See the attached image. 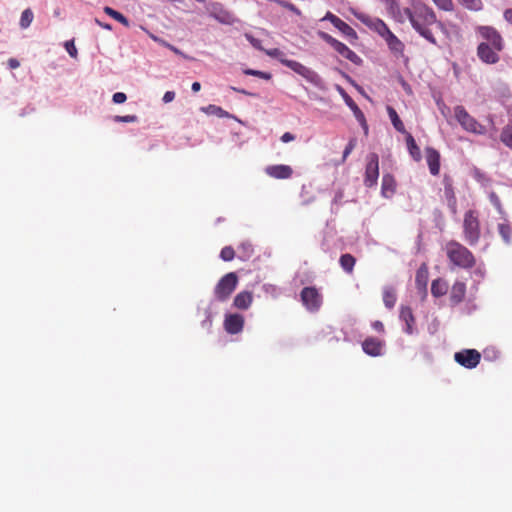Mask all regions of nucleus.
Listing matches in <instances>:
<instances>
[{"label": "nucleus", "instance_id": "1", "mask_svg": "<svg viewBox=\"0 0 512 512\" xmlns=\"http://www.w3.org/2000/svg\"><path fill=\"white\" fill-rule=\"evenodd\" d=\"M404 14L410 21L412 27L428 42L437 45L430 26L436 23L437 18L434 11L427 5L417 2L411 8H405Z\"/></svg>", "mask_w": 512, "mask_h": 512}, {"label": "nucleus", "instance_id": "2", "mask_svg": "<svg viewBox=\"0 0 512 512\" xmlns=\"http://www.w3.org/2000/svg\"><path fill=\"white\" fill-rule=\"evenodd\" d=\"M450 262L463 269H470L475 265V257L472 252L457 241H450L445 247Z\"/></svg>", "mask_w": 512, "mask_h": 512}, {"label": "nucleus", "instance_id": "3", "mask_svg": "<svg viewBox=\"0 0 512 512\" xmlns=\"http://www.w3.org/2000/svg\"><path fill=\"white\" fill-rule=\"evenodd\" d=\"M480 222L476 212L469 210L464 215L463 220V235L464 240L470 245L475 246L480 239Z\"/></svg>", "mask_w": 512, "mask_h": 512}, {"label": "nucleus", "instance_id": "4", "mask_svg": "<svg viewBox=\"0 0 512 512\" xmlns=\"http://www.w3.org/2000/svg\"><path fill=\"white\" fill-rule=\"evenodd\" d=\"M454 116L461 127L467 132L479 135L485 134V127L472 117L463 106L458 105L454 108Z\"/></svg>", "mask_w": 512, "mask_h": 512}, {"label": "nucleus", "instance_id": "5", "mask_svg": "<svg viewBox=\"0 0 512 512\" xmlns=\"http://www.w3.org/2000/svg\"><path fill=\"white\" fill-rule=\"evenodd\" d=\"M238 278L234 272H230L223 276L217 283L214 294L219 301H225L235 290Z\"/></svg>", "mask_w": 512, "mask_h": 512}, {"label": "nucleus", "instance_id": "6", "mask_svg": "<svg viewBox=\"0 0 512 512\" xmlns=\"http://www.w3.org/2000/svg\"><path fill=\"white\" fill-rule=\"evenodd\" d=\"M476 32L481 37L480 43H486L488 46L497 50H503L504 41L500 33L492 26H477Z\"/></svg>", "mask_w": 512, "mask_h": 512}, {"label": "nucleus", "instance_id": "7", "mask_svg": "<svg viewBox=\"0 0 512 512\" xmlns=\"http://www.w3.org/2000/svg\"><path fill=\"white\" fill-rule=\"evenodd\" d=\"M319 36L329 45H331L336 52H338L342 57L348 59L352 63L358 64L361 62L360 57L352 51L349 47H347L344 43L338 41L333 38L331 35L325 32H319Z\"/></svg>", "mask_w": 512, "mask_h": 512}, {"label": "nucleus", "instance_id": "8", "mask_svg": "<svg viewBox=\"0 0 512 512\" xmlns=\"http://www.w3.org/2000/svg\"><path fill=\"white\" fill-rule=\"evenodd\" d=\"M352 14L363 24L377 32L382 38L390 31L388 26L380 18L371 17L365 13L352 9Z\"/></svg>", "mask_w": 512, "mask_h": 512}, {"label": "nucleus", "instance_id": "9", "mask_svg": "<svg viewBox=\"0 0 512 512\" xmlns=\"http://www.w3.org/2000/svg\"><path fill=\"white\" fill-rule=\"evenodd\" d=\"M206 11L210 17L222 24L231 25L235 22L233 14L226 10L221 3H208L206 5Z\"/></svg>", "mask_w": 512, "mask_h": 512}, {"label": "nucleus", "instance_id": "10", "mask_svg": "<svg viewBox=\"0 0 512 512\" xmlns=\"http://www.w3.org/2000/svg\"><path fill=\"white\" fill-rule=\"evenodd\" d=\"M366 160L364 184L367 187H372L377 184L379 177V158L376 153H370Z\"/></svg>", "mask_w": 512, "mask_h": 512}, {"label": "nucleus", "instance_id": "11", "mask_svg": "<svg viewBox=\"0 0 512 512\" xmlns=\"http://www.w3.org/2000/svg\"><path fill=\"white\" fill-rule=\"evenodd\" d=\"M301 299L304 306L311 312L318 311L322 304V297L314 287L303 288Z\"/></svg>", "mask_w": 512, "mask_h": 512}, {"label": "nucleus", "instance_id": "12", "mask_svg": "<svg viewBox=\"0 0 512 512\" xmlns=\"http://www.w3.org/2000/svg\"><path fill=\"white\" fill-rule=\"evenodd\" d=\"M480 358V353L475 349H466L456 352L454 355L455 361L468 369L475 368L479 364Z\"/></svg>", "mask_w": 512, "mask_h": 512}, {"label": "nucleus", "instance_id": "13", "mask_svg": "<svg viewBox=\"0 0 512 512\" xmlns=\"http://www.w3.org/2000/svg\"><path fill=\"white\" fill-rule=\"evenodd\" d=\"M500 51L501 50L494 49L492 46L486 45V43H479L477 47V56L486 64H495L500 59Z\"/></svg>", "mask_w": 512, "mask_h": 512}, {"label": "nucleus", "instance_id": "14", "mask_svg": "<svg viewBox=\"0 0 512 512\" xmlns=\"http://www.w3.org/2000/svg\"><path fill=\"white\" fill-rule=\"evenodd\" d=\"M323 20H329L333 26L341 31L345 36L351 39H357V33L355 30L331 12H327Z\"/></svg>", "mask_w": 512, "mask_h": 512}, {"label": "nucleus", "instance_id": "15", "mask_svg": "<svg viewBox=\"0 0 512 512\" xmlns=\"http://www.w3.org/2000/svg\"><path fill=\"white\" fill-rule=\"evenodd\" d=\"M265 173L275 179H288L291 177L293 170L288 165H270L265 168Z\"/></svg>", "mask_w": 512, "mask_h": 512}, {"label": "nucleus", "instance_id": "16", "mask_svg": "<svg viewBox=\"0 0 512 512\" xmlns=\"http://www.w3.org/2000/svg\"><path fill=\"white\" fill-rule=\"evenodd\" d=\"M244 318L239 314H231L226 316L224 321L225 330L229 334H237L242 331Z\"/></svg>", "mask_w": 512, "mask_h": 512}, {"label": "nucleus", "instance_id": "17", "mask_svg": "<svg viewBox=\"0 0 512 512\" xmlns=\"http://www.w3.org/2000/svg\"><path fill=\"white\" fill-rule=\"evenodd\" d=\"M426 160L429 167V171L432 175H438L440 171V154L439 152L432 148L427 147L426 150Z\"/></svg>", "mask_w": 512, "mask_h": 512}, {"label": "nucleus", "instance_id": "18", "mask_svg": "<svg viewBox=\"0 0 512 512\" xmlns=\"http://www.w3.org/2000/svg\"><path fill=\"white\" fill-rule=\"evenodd\" d=\"M429 272L426 264H422L416 272L415 283L418 290L423 294V297L427 295Z\"/></svg>", "mask_w": 512, "mask_h": 512}, {"label": "nucleus", "instance_id": "19", "mask_svg": "<svg viewBox=\"0 0 512 512\" xmlns=\"http://www.w3.org/2000/svg\"><path fill=\"white\" fill-rule=\"evenodd\" d=\"M382 342L375 338H368L362 343L363 351L373 357L382 354Z\"/></svg>", "mask_w": 512, "mask_h": 512}, {"label": "nucleus", "instance_id": "20", "mask_svg": "<svg viewBox=\"0 0 512 512\" xmlns=\"http://www.w3.org/2000/svg\"><path fill=\"white\" fill-rule=\"evenodd\" d=\"M444 197L447 202V206L453 215L457 214V199L454 193V189L451 183L445 181L444 185Z\"/></svg>", "mask_w": 512, "mask_h": 512}, {"label": "nucleus", "instance_id": "21", "mask_svg": "<svg viewBox=\"0 0 512 512\" xmlns=\"http://www.w3.org/2000/svg\"><path fill=\"white\" fill-rule=\"evenodd\" d=\"M338 91L346 105L352 110L356 120H362L363 112L360 110V108L357 106L354 100L346 93V91L342 87L338 86Z\"/></svg>", "mask_w": 512, "mask_h": 512}, {"label": "nucleus", "instance_id": "22", "mask_svg": "<svg viewBox=\"0 0 512 512\" xmlns=\"http://www.w3.org/2000/svg\"><path fill=\"white\" fill-rule=\"evenodd\" d=\"M389 47V49L395 54H402L404 50V44L391 32L385 34L383 37Z\"/></svg>", "mask_w": 512, "mask_h": 512}, {"label": "nucleus", "instance_id": "23", "mask_svg": "<svg viewBox=\"0 0 512 512\" xmlns=\"http://www.w3.org/2000/svg\"><path fill=\"white\" fill-rule=\"evenodd\" d=\"M400 319L405 322L404 331L407 334L413 333V324H414V316L412 310L409 307H401L400 310Z\"/></svg>", "mask_w": 512, "mask_h": 512}, {"label": "nucleus", "instance_id": "24", "mask_svg": "<svg viewBox=\"0 0 512 512\" xmlns=\"http://www.w3.org/2000/svg\"><path fill=\"white\" fill-rule=\"evenodd\" d=\"M252 303V293L243 291L238 293L234 298V305L238 309H247Z\"/></svg>", "mask_w": 512, "mask_h": 512}, {"label": "nucleus", "instance_id": "25", "mask_svg": "<svg viewBox=\"0 0 512 512\" xmlns=\"http://www.w3.org/2000/svg\"><path fill=\"white\" fill-rule=\"evenodd\" d=\"M395 190V181L390 174H385L382 178L381 193L384 197L389 198Z\"/></svg>", "mask_w": 512, "mask_h": 512}, {"label": "nucleus", "instance_id": "26", "mask_svg": "<svg viewBox=\"0 0 512 512\" xmlns=\"http://www.w3.org/2000/svg\"><path fill=\"white\" fill-rule=\"evenodd\" d=\"M406 135H407L406 136V144H407L409 154L415 161L418 162L422 158L420 148L416 144L415 139L413 138V136L411 134L406 133Z\"/></svg>", "mask_w": 512, "mask_h": 512}, {"label": "nucleus", "instance_id": "27", "mask_svg": "<svg viewBox=\"0 0 512 512\" xmlns=\"http://www.w3.org/2000/svg\"><path fill=\"white\" fill-rule=\"evenodd\" d=\"M386 109H387V113H388V116L391 120L393 127L398 132L406 134L407 132H406L405 126H404L403 122L401 121V119L399 118L396 110L391 106H387Z\"/></svg>", "mask_w": 512, "mask_h": 512}, {"label": "nucleus", "instance_id": "28", "mask_svg": "<svg viewBox=\"0 0 512 512\" xmlns=\"http://www.w3.org/2000/svg\"><path fill=\"white\" fill-rule=\"evenodd\" d=\"M466 292V286L463 282H455L451 289V300L459 303L463 300Z\"/></svg>", "mask_w": 512, "mask_h": 512}, {"label": "nucleus", "instance_id": "29", "mask_svg": "<svg viewBox=\"0 0 512 512\" xmlns=\"http://www.w3.org/2000/svg\"><path fill=\"white\" fill-rule=\"evenodd\" d=\"M302 77L317 88L322 89L324 87V82L320 75L310 68L307 69V72H304Z\"/></svg>", "mask_w": 512, "mask_h": 512}, {"label": "nucleus", "instance_id": "30", "mask_svg": "<svg viewBox=\"0 0 512 512\" xmlns=\"http://www.w3.org/2000/svg\"><path fill=\"white\" fill-rule=\"evenodd\" d=\"M448 285L447 283L442 279H436L433 280L431 285V293L435 297L443 296L447 293Z\"/></svg>", "mask_w": 512, "mask_h": 512}, {"label": "nucleus", "instance_id": "31", "mask_svg": "<svg viewBox=\"0 0 512 512\" xmlns=\"http://www.w3.org/2000/svg\"><path fill=\"white\" fill-rule=\"evenodd\" d=\"M396 293L392 287H385L383 290V301L387 308L391 309L396 303Z\"/></svg>", "mask_w": 512, "mask_h": 512}, {"label": "nucleus", "instance_id": "32", "mask_svg": "<svg viewBox=\"0 0 512 512\" xmlns=\"http://www.w3.org/2000/svg\"><path fill=\"white\" fill-rule=\"evenodd\" d=\"M280 62L301 76L304 74V72H307L308 69V67L295 60L280 59Z\"/></svg>", "mask_w": 512, "mask_h": 512}, {"label": "nucleus", "instance_id": "33", "mask_svg": "<svg viewBox=\"0 0 512 512\" xmlns=\"http://www.w3.org/2000/svg\"><path fill=\"white\" fill-rule=\"evenodd\" d=\"M498 232L502 237L505 244L510 245L512 243V228L507 223L498 224Z\"/></svg>", "mask_w": 512, "mask_h": 512}, {"label": "nucleus", "instance_id": "34", "mask_svg": "<svg viewBox=\"0 0 512 512\" xmlns=\"http://www.w3.org/2000/svg\"><path fill=\"white\" fill-rule=\"evenodd\" d=\"M34 14L30 8H26L22 11L19 26L21 29H27L33 22Z\"/></svg>", "mask_w": 512, "mask_h": 512}, {"label": "nucleus", "instance_id": "35", "mask_svg": "<svg viewBox=\"0 0 512 512\" xmlns=\"http://www.w3.org/2000/svg\"><path fill=\"white\" fill-rule=\"evenodd\" d=\"M500 140L505 146L512 150V122L502 129Z\"/></svg>", "mask_w": 512, "mask_h": 512}, {"label": "nucleus", "instance_id": "36", "mask_svg": "<svg viewBox=\"0 0 512 512\" xmlns=\"http://www.w3.org/2000/svg\"><path fill=\"white\" fill-rule=\"evenodd\" d=\"M104 12L109 15L110 17H112L113 19H115L116 21L120 22L122 25L128 27L129 26V20L123 15L121 14L120 12L112 9L111 7H104Z\"/></svg>", "mask_w": 512, "mask_h": 512}, {"label": "nucleus", "instance_id": "37", "mask_svg": "<svg viewBox=\"0 0 512 512\" xmlns=\"http://www.w3.org/2000/svg\"><path fill=\"white\" fill-rule=\"evenodd\" d=\"M340 265L344 271L351 273L355 265V258L350 254H344L340 257Z\"/></svg>", "mask_w": 512, "mask_h": 512}, {"label": "nucleus", "instance_id": "38", "mask_svg": "<svg viewBox=\"0 0 512 512\" xmlns=\"http://www.w3.org/2000/svg\"><path fill=\"white\" fill-rule=\"evenodd\" d=\"M384 3L391 15L395 18L401 16L400 6L397 0H384Z\"/></svg>", "mask_w": 512, "mask_h": 512}, {"label": "nucleus", "instance_id": "39", "mask_svg": "<svg viewBox=\"0 0 512 512\" xmlns=\"http://www.w3.org/2000/svg\"><path fill=\"white\" fill-rule=\"evenodd\" d=\"M205 111L209 114L216 115L218 117H229V113L223 110L221 107L216 105H208Z\"/></svg>", "mask_w": 512, "mask_h": 512}, {"label": "nucleus", "instance_id": "40", "mask_svg": "<svg viewBox=\"0 0 512 512\" xmlns=\"http://www.w3.org/2000/svg\"><path fill=\"white\" fill-rule=\"evenodd\" d=\"M463 6L470 10L478 11L482 8L481 0H458Z\"/></svg>", "mask_w": 512, "mask_h": 512}, {"label": "nucleus", "instance_id": "41", "mask_svg": "<svg viewBox=\"0 0 512 512\" xmlns=\"http://www.w3.org/2000/svg\"><path fill=\"white\" fill-rule=\"evenodd\" d=\"M243 73L245 75L256 76V77H259V78H262L265 80H269L271 78L270 73L259 71V70H254V69H250V68L243 70Z\"/></svg>", "mask_w": 512, "mask_h": 512}, {"label": "nucleus", "instance_id": "42", "mask_svg": "<svg viewBox=\"0 0 512 512\" xmlns=\"http://www.w3.org/2000/svg\"><path fill=\"white\" fill-rule=\"evenodd\" d=\"M235 256V252L232 247L226 246L220 252V257L224 261H231Z\"/></svg>", "mask_w": 512, "mask_h": 512}, {"label": "nucleus", "instance_id": "43", "mask_svg": "<svg viewBox=\"0 0 512 512\" xmlns=\"http://www.w3.org/2000/svg\"><path fill=\"white\" fill-rule=\"evenodd\" d=\"M356 144H357V140L356 138H351L347 144V146L345 147L344 151H343V157H342V162H344L346 160V158L350 155V153L353 151V149L356 147Z\"/></svg>", "mask_w": 512, "mask_h": 512}, {"label": "nucleus", "instance_id": "44", "mask_svg": "<svg viewBox=\"0 0 512 512\" xmlns=\"http://www.w3.org/2000/svg\"><path fill=\"white\" fill-rule=\"evenodd\" d=\"M64 46H65V49H66L67 53L72 58H76L77 57L78 51H77V48L74 45V41L73 40L66 41Z\"/></svg>", "mask_w": 512, "mask_h": 512}, {"label": "nucleus", "instance_id": "45", "mask_svg": "<svg viewBox=\"0 0 512 512\" xmlns=\"http://www.w3.org/2000/svg\"><path fill=\"white\" fill-rule=\"evenodd\" d=\"M433 2L442 10L450 11L453 8L452 0H433Z\"/></svg>", "mask_w": 512, "mask_h": 512}, {"label": "nucleus", "instance_id": "46", "mask_svg": "<svg viewBox=\"0 0 512 512\" xmlns=\"http://www.w3.org/2000/svg\"><path fill=\"white\" fill-rule=\"evenodd\" d=\"M489 200L492 203V205L500 212L502 213V205L500 202L499 197L496 195L495 192H491L489 194Z\"/></svg>", "mask_w": 512, "mask_h": 512}, {"label": "nucleus", "instance_id": "47", "mask_svg": "<svg viewBox=\"0 0 512 512\" xmlns=\"http://www.w3.org/2000/svg\"><path fill=\"white\" fill-rule=\"evenodd\" d=\"M138 120L136 115H125V116H115L114 121L115 122H125V123H132L136 122Z\"/></svg>", "mask_w": 512, "mask_h": 512}, {"label": "nucleus", "instance_id": "48", "mask_svg": "<svg viewBox=\"0 0 512 512\" xmlns=\"http://www.w3.org/2000/svg\"><path fill=\"white\" fill-rule=\"evenodd\" d=\"M245 38L248 40V42L256 49L263 50L261 46V41L255 37H253L251 34H245Z\"/></svg>", "mask_w": 512, "mask_h": 512}, {"label": "nucleus", "instance_id": "49", "mask_svg": "<svg viewBox=\"0 0 512 512\" xmlns=\"http://www.w3.org/2000/svg\"><path fill=\"white\" fill-rule=\"evenodd\" d=\"M127 96L123 92H116L113 94L112 100L115 104H122L126 101Z\"/></svg>", "mask_w": 512, "mask_h": 512}, {"label": "nucleus", "instance_id": "50", "mask_svg": "<svg viewBox=\"0 0 512 512\" xmlns=\"http://www.w3.org/2000/svg\"><path fill=\"white\" fill-rule=\"evenodd\" d=\"M473 176H474V178H475L478 182H480V183H482V184H484L485 182H487V181H488V178L486 177V175H485L483 172H481L480 170H478V169H475V170H474V172H473Z\"/></svg>", "mask_w": 512, "mask_h": 512}, {"label": "nucleus", "instance_id": "51", "mask_svg": "<svg viewBox=\"0 0 512 512\" xmlns=\"http://www.w3.org/2000/svg\"><path fill=\"white\" fill-rule=\"evenodd\" d=\"M265 53L270 56V57H273V58H277V59H284L282 56H283V52L280 51L279 49L277 48H274V49H270V50H266Z\"/></svg>", "mask_w": 512, "mask_h": 512}, {"label": "nucleus", "instance_id": "52", "mask_svg": "<svg viewBox=\"0 0 512 512\" xmlns=\"http://www.w3.org/2000/svg\"><path fill=\"white\" fill-rule=\"evenodd\" d=\"M174 98H175V92L167 91L164 94L162 100H163L164 103H170V102H172L174 100Z\"/></svg>", "mask_w": 512, "mask_h": 512}, {"label": "nucleus", "instance_id": "53", "mask_svg": "<svg viewBox=\"0 0 512 512\" xmlns=\"http://www.w3.org/2000/svg\"><path fill=\"white\" fill-rule=\"evenodd\" d=\"M295 139V135H293L292 133L290 132H285L282 136H281V141L283 143H288V142H291Z\"/></svg>", "mask_w": 512, "mask_h": 512}, {"label": "nucleus", "instance_id": "54", "mask_svg": "<svg viewBox=\"0 0 512 512\" xmlns=\"http://www.w3.org/2000/svg\"><path fill=\"white\" fill-rule=\"evenodd\" d=\"M95 23L100 26L101 28L105 29V30H108V31H111L112 30V25L109 24V23H104V22H101L98 18H95Z\"/></svg>", "mask_w": 512, "mask_h": 512}, {"label": "nucleus", "instance_id": "55", "mask_svg": "<svg viewBox=\"0 0 512 512\" xmlns=\"http://www.w3.org/2000/svg\"><path fill=\"white\" fill-rule=\"evenodd\" d=\"M8 66L11 68V69H16L20 66V63L17 59L15 58H10L8 60Z\"/></svg>", "mask_w": 512, "mask_h": 512}, {"label": "nucleus", "instance_id": "56", "mask_svg": "<svg viewBox=\"0 0 512 512\" xmlns=\"http://www.w3.org/2000/svg\"><path fill=\"white\" fill-rule=\"evenodd\" d=\"M359 122V124L362 126L363 130H364V133L365 134H368V125H367V122H366V119H365V116L363 115V119L362 120H357Z\"/></svg>", "mask_w": 512, "mask_h": 512}, {"label": "nucleus", "instance_id": "57", "mask_svg": "<svg viewBox=\"0 0 512 512\" xmlns=\"http://www.w3.org/2000/svg\"><path fill=\"white\" fill-rule=\"evenodd\" d=\"M504 18H505L506 21L512 23V9H507L504 12Z\"/></svg>", "mask_w": 512, "mask_h": 512}, {"label": "nucleus", "instance_id": "58", "mask_svg": "<svg viewBox=\"0 0 512 512\" xmlns=\"http://www.w3.org/2000/svg\"><path fill=\"white\" fill-rule=\"evenodd\" d=\"M373 328H374L375 330H377V331H380V332L384 330L383 323H382V322H380V321H375V322L373 323Z\"/></svg>", "mask_w": 512, "mask_h": 512}, {"label": "nucleus", "instance_id": "59", "mask_svg": "<svg viewBox=\"0 0 512 512\" xmlns=\"http://www.w3.org/2000/svg\"><path fill=\"white\" fill-rule=\"evenodd\" d=\"M289 11L294 13L297 16H301V11L292 3L291 6L288 8Z\"/></svg>", "mask_w": 512, "mask_h": 512}, {"label": "nucleus", "instance_id": "60", "mask_svg": "<svg viewBox=\"0 0 512 512\" xmlns=\"http://www.w3.org/2000/svg\"><path fill=\"white\" fill-rule=\"evenodd\" d=\"M152 39H153L154 41H156V42L160 43L161 45H163V46L167 47V48H169V46H171V44H169L168 42H166V41H164V40H162V39H159V38H158V37H156V36H152Z\"/></svg>", "mask_w": 512, "mask_h": 512}, {"label": "nucleus", "instance_id": "61", "mask_svg": "<svg viewBox=\"0 0 512 512\" xmlns=\"http://www.w3.org/2000/svg\"><path fill=\"white\" fill-rule=\"evenodd\" d=\"M193 92H198L201 89V85L199 82H194L191 86Z\"/></svg>", "mask_w": 512, "mask_h": 512}, {"label": "nucleus", "instance_id": "62", "mask_svg": "<svg viewBox=\"0 0 512 512\" xmlns=\"http://www.w3.org/2000/svg\"><path fill=\"white\" fill-rule=\"evenodd\" d=\"M232 89L236 92H239V93H242L244 95H252L250 92L244 90V89H238V88H235V87H232Z\"/></svg>", "mask_w": 512, "mask_h": 512}, {"label": "nucleus", "instance_id": "63", "mask_svg": "<svg viewBox=\"0 0 512 512\" xmlns=\"http://www.w3.org/2000/svg\"><path fill=\"white\" fill-rule=\"evenodd\" d=\"M169 49L176 54L183 55L182 52L177 47H175L173 45L169 46Z\"/></svg>", "mask_w": 512, "mask_h": 512}, {"label": "nucleus", "instance_id": "64", "mask_svg": "<svg viewBox=\"0 0 512 512\" xmlns=\"http://www.w3.org/2000/svg\"><path fill=\"white\" fill-rule=\"evenodd\" d=\"M242 247H243V249H248V248H250V245H249V244H245V243H243V244H242Z\"/></svg>", "mask_w": 512, "mask_h": 512}]
</instances>
